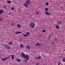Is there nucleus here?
Returning a JSON list of instances; mask_svg holds the SVG:
<instances>
[{
    "label": "nucleus",
    "instance_id": "dca6fc26",
    "mask_svg": "<svg viewBox=\"0 0 65 65\" xmlns=\"http://www.w3.org/2000/svg\"><path fill=\"white\" fill-rule=\"evenodd\" d=\"M7 2V3L10 4V3H11V1H8Z\"/></svg>",
    "mask_w": 65,
    "mask_h": 65
},
{
    "label": "nucleus",
    "instance_id": "f3484780",
    "mask_svg": "<svg viewBox=\"0 0 65 65\" xmlns=\"http://www.w3.org/2000/svg\"><path fill=\"white\" fill-rule=\"evenodd\" d=\"M16 60L18 62H21V60H20L18 58H17Z\"/></svg>",
    "mask_w": 65,
    "mask_h": 65
},
{
    "label": "nucleus",
    "instance_id": "a878e982",
    "mask_svg": "<svg viewBox=\"0 0 65 65\" xmlns=\"http://www.w3.org/2000/svg\"><path fill=\"white\" fill-rule=\"evenodd\" d=\"M63 62H65V58H63L62 59Z\"/></svg>",
    "mask_w": 65,
    "mask_h": 65
},
{
    "label": "nucleus",
    "instance_id": "20e7f679",
    "mask_svg": "<svg viewBox=\"0 0 65 65\" xmlns=\"http://www.w3.org/2000/svg\"><path fill=\"white\" fill-rule=\"evenodd\" d=\"M26 4H27V5H29L30 3V1L29 0L27 1L26 2Z\"/></svg>",
    "mask_w": 65,
    "mask_h": 65
},
{
    "label": "nucleus",
    "instance_id": "a19ab883",
    "mask_svg": "<svg viewBox=\"0 0 65 65\" xmlns=\"http://www.w3.org/2000/svg\"><path fill=\"white\" fill-rule=\"evenodd\" d=\"M61 63L60 62H59L58 63V65H60V63Z\"/></svg>",
    "mask_w": 65,
    "mask_h": 65
},
{
    "label": "nucleus",
    "instance_id": "5701e85b",
    "mask_svg": "<svg viewBox=\"0 0 65 65\" xmlns=\"http://www.w3.org/2000/svg\"><path fill=\"white\" fill-rule=\"evenodd\" d=\"M45 10L46 11H48V9L47 8H45Z\"/></svg>",
    "mask_w": 65,
    "mask_h": 65
},
{
    "label": "nucleus",
    "instance_id": "aec40b11",
    "mask_svg": "<svg viewBox=\"0 0 65 65\" xmlns=\"http://www.w3.org/2000/svg\"><path fill=\"white\" fill-rule=\"evenodd\" d=\"M23 35L24 36H25V37H28V36H27V35L25 34H23Z\"/></svg>",
    "mask_w": 65,
    "mask_h": 65
},
{
    "label": "nucleus",
    "instance_id": "37998d69",
    "mask_svg": "<svg viewBox=\"0 0 65 65\" xmlns=\"http://www.w3.org/2000/svg\"><path fill=\"white\" fill-rule=\"evenodd\" d=\"M39 36H40V37H41V36H42V35H41L40 34L39 35Z\"/></svg>",
    "mask_w": 65,
    "mask_h": 65
},
{
    "label": "nucleus",
    "instance_id": "6ab92c4d",
    "mask_svg": "<svg viewBox=\"0 0 65 65\" xmlns=\"http://www.w3.org/2000/svg\"><path fill=\"white\" fill-rule=\"evenodd\" d=\"M45 4L46 5V6H47V5H49V4L48 3V2H47Z\"/></svg>",
    "mask_w": 65,
    "mask_h": 65
},
{
    "label": "nucleus",
    "instance_id": "49530a36",
    "mask_svg": "<svg viewBox=\"0 0 65 65\" xmlns=\"http://www.w3.org/2000/svg\"><path fill=\"white\" fill-rule=\"evenodd\" d=\"M53 34V32L51 34V35H52Z\"/></svg>",
    "mask_w": 65,
    "mask_h": 65
},
{
    "label": "nucleus",
    "instance_id": "423d86ee",
    "mask_svg": "<svg viewBox=\"0 0 65 65\" xmlns=\"http://www.w3.org/2000/svg\"><path fill=\"white\" fill-rule=\"evenodd\" d=\"M4 12H3V10L2 9L0 10V14H2V13H3Z\"/></svg>",
    "mask_w": 65,
    "mask_h": 65
},
{
    "label": "nucleus",
    "instance_id": "c9c22d12",
    "mask_svg": "<svg viewBox=\"0 0 65 65\" xmlns=\"http://www.w3.org/2000/svg\"><path fill=\"white\" fill-rule=\"evenodd\" d=\"M35 59H38V57H36L35 58Z\"/></svg>",
    "mask_w": 65,
    "mask_h": 65
},
{
    "label": "nucleus",
    "instance_id": "ddd939ff",
    "mask_svg": "<svg viewBox=\"0 0 65 65\" xmlns=\"http://www.w3.org/2000/svg\"><path fill=\"white\" fill-rule=\"evenodd\" d=\"M20 46L21 48H23L24 47V45H23L22 44H20Z\"/></svg>",
    "mask_w": 65,
    "mask_h": 65
},
{
    "label": "nucleus",
    "instance_id": "a211bd4d",
    "mask_svg": "<svg viewBox=\"0 0 65 65\" xmlns=\"http://www.w3.org/2000/svg\"><path fill=\"white\" fill-rule=\"evenodd\" d=\"M24 5L26 7H28V5H27V4H26V3L24 4Z\"/></svg>",
    "mask_w": 65,
    "mask_h": 65
},
{
    "label": "nucleus",
    "instance_id": "2f4dec72",
    "mask_svg": "<svg viewBox=\"0 0 65 65\" xmlns=\"http://www.w3.org/2000/svg\"><path fill=\"white\" fill-rule=\"evenodd\" d=\"M2 18L1 17H0V21H2Z\"/></svg>",
    "mask_w": 65,
    "mask_h": 65
},
{
    "label": "nucleus",
    "instance_id": "c03bdc74",
    "mask_svg": "<svg viewBox=\"0 0 65 65\" xmlns=\"http://www.w3.org/2000/svg\"><path fill=\"white\" fill-rule=\"evenodd\" d=\"M51 35H50V36H49V38H51Z\"/></svg>",
    "mask_w": 65,
    "mask_h": 65
},
{
    "label": "nucleus",
    "instance_id": "f257e3e1",
    "mask_svg": "<svg viewBox=\"0 0 65 65\" xmlns=\"http://www.w3.org/2000/svg\"><path fill=\"white\" fill-rule=\"evenodd\" d=\"M35 23H34L32 22L30 24L29 27L30 28H32V29H34L35 28Z\"/></svg>",
    "mask_w": 65,
    "mask_h": 65
},
{
    "label": "nucleus",
    "instance_id": "cd10ccee",
    "mask_svg": "<svg viewBox=\"0 0 65 65\" xmlns=\"http://www.w3.org/2000/svg\"><path fill=\"white\" fill-rule=\"evenodd\" d=\"M11 9L12 10H14V7H12L11 8Z\"/></svg>",
    "mask_w": 65,
    "mask_h": 65
},
{
    "label": "nucleus",
    "instance_id": "412c9836",
    "mask_svg": "<svg viewBox=\"0 0 65 65\" xmlns=\"http://www.w3.org/2000/svg\"><path fill=\"white\" fill-rule=\"evenodd\" d=\"M58 25H61V24H62V23L61 21H59L58 23Z\"/></svg>",
    "mask_w": 65,
    "mask_h": 65
},
{
    "label": "nucleus",
    "instance_id": "b1692460",
    "mask_svg": "<svg viewBox=\"0 0 65 65\" xmlns=\"http://www.w3.org/2000/svg\"><path fill=\"white\" fill-rule=\"evenodd\" d=\"M17 27L18 28H20L21 27V25L19 24H18L17 25Z\"/></svg>",
    "mask_w": 65,
    "mask_h": 65
},
{
    "label": "nucleus",
    "instance_id": "f8f14e48",
    "mask_svg": "<svg viewBox=\"0 0 65 65\" xmlns=\"http://www.w3.org/2000/svg\"><path fill=\"white\" fill-rule=\"evenodd\" d=\"M11 57L10 55L9 56L7 57L6 58V59L7 60L8 59H10Z\"/></svg>",
    "mask_w": 65,
    "mask_h": 65
},
{
    "label": "nucleus",
    "instance_id": "a18cd8bd",
    "mask_svg": "<svg viewBox=\"0 0 65 65\" xmlns=\"http://www.w3.org/2000/svg\"><path fill=\"white\" fill-rule=\"evenodd\" d=\"M11 12L10 13H9V14L10 15L11 14Z\"/></svg>",
    "mask_w": 65,
    "mask_h": 65
},
{
    "label": "nucleus",
    "instance_id": "4be33fe9",
    "mask_svg": "<svg viewBox=\"0 0 65 65\" xmlns=\"http://www.w3.org/2000/svg\"><path fill=\"white\" fill-rule=\"evenodd\" d=\"M9 44L10 45H12V43L11 42H9Z\"/></svg>",
    "mask_w": 65,
    "mask_h": 65
},
{
    "label": "nucleus",
    "instance_id": "9b49d317",
    "mask_svg": "<svg viewBox=\"0 0 65 65\" xmlns=\"http://www.w3.org/2000/svg\"><path fill=\"white\" fill-rule=\"evenodd\" d=\"M56 28L57 29H59L60 28V26L59 25H57L56 26Z\"/></svg>",
    "mask_w": 65,
    "mask_h": 65
},
{
    "label": "nucleus",
    "instance_id": "393cba45",
    "mask_svg": "<svg viewBox=\"0 0 65 65\" xmlns=\"http://www.w3.org/2000/svg\"><path fill=\"white\" fill-rule=\"evenodd\" d=\"M26 34L27 35H30V33H29V32H27L26 33Z\"/></svg>",
    "mask_w": 65,
    "mask_h": 65
},
{
    "label": "nucleus",
    "instance_id": "1a4fd4ad",
    "mask_svg": "<svg viewBox=\"0 0 65 65\" xmlns=\"http://www.w3.org/2000/svg\"><path fill=\"white\" fill-rule=\"evenodd\" d=\"M39 45H41H41H42V44H39V42L37 44H36V46H39Z\"/></svg>",
    "mask_w": 65,
    "mask_h": 65
},
{
    "label": "nucleus",
    "instance_id": "7ed1b4c3",
    "mask_svg": "<svg viewBox=\"0 0 65 65\" xmlns=\"http://www.w3.org/2000/svg\"><path fill=\"white\" fill-rule=\"evenodd\" d=\"M45 14L46 15H47V14L48 15H51V13H49L47 11L46 12V11L45 12Z\"/></svg>",
    "mask_w": 65,
    "mask_h": 65
},
{
    "label": "nucleus",
    "instance_id": "6e6552de",
    "mask_svg": "<svg viewBox=\"0 0 65 65\" xmlns=\"http://www.w3.org/2000/svg\"><path fill=\"white\" fill-rule=\"evenodd\" d=\"M11 57H12L11 59L13 60V59H14V55H11Z\"/></svg>",
    "mask_w": 65,
    "mask_h": 65
},
{
    "label": "nucleus",
    "instance_id": "473e14b6",
    "mask_svg": "<svg viewBox=\"0 0 65 65\" xmlns=\"http://www.w3.org/2000/svg\"><path fill=\"white\" fill-rule=\"evenodd\" d=\"M45 31H46V30H42V31L43 32H45Z\"/></svg>",
    "mask_w": 65,
    "mask_h": 65
},
{
    "label": "nucleus",
    "instance_id": "09e8293b",
    "mask_svg": "<svg viewBox=\"0 0 65 65\" xmlns=\"http://www.w3.org/2000/svg\"><path fill=\"white\" fill-rule=\"evenodd\" d=\"M60 52H61V51H60Z\"/></svg>",
    "mask_w": 65,
    "mask_h": 65
},
{
    "label": "nucleus",
    "instance_id": "8fccbe9b",
    "mask_svg": "<svg viewBox=\"0 0 65 65\" xmlns=\"http://www.w3.org/2000/svg\"><path fill=\"white\" fill-rule=\"evenodd\" d=\"M0 58H1V57H0Z\"/></svg>",
    "mask_w": 65,
    "mask_h": 65
},
{
    "label": "nucleus",
    "instance_id": "79ce46f5",
    "mask_svg": "<svg viewBox=\"0 0 65 65\" xmlns=\"http://www.w3.org/2000/svg\"><path fill=\"white\" fill-rule=\"evenodd\" d=\"M52 43V44H55V43H54V42H53Z\"/></svg>",
    "mask_w": 65,
    "mask_h": 65
},
{
    "label": "nucleus",
    "instance_id": "4c0bfd02",
    "mask_svg": "<svg viewBox=\"0 0 65 65\" xmlns=\"http://www.w3.org/2000/svg\"><path fill=\"white\" fill-rule=\"evenodd\" d=\"M36 65H39V63H37L36 64Z\"/></svg>",
    "mask_w": 65,
    "mask_h": 65
},
{
    "label": "nucleus",
    "instance_id": "39448f33",
    "mask_svg": "<svg viewBox=\"0 0 65 65\" xmlns=\"http://www.w3.org/2000/svg\"><path fill=\"white\" fill-rule=\"evenodd\" d=\"M1 45L3 46V47H6V46H7V44H2V43L1 44Z\"/></svg>",
    "mask_w": 65,
    "mask_h": 65
},
{
    "label": "nucleus",
    "instance_id": "2eb2a0df",
    "mask_svg": "<svg viewBox=\"0 0 65 65\" xmlns=\"http://www.w3.org/2000/svg\"><path fill=\"white\" fill-rule=\"evenodd\" d=\"M2 60L3 61H5V60H6V58H3L2 59Z\"/></svg>",
    "mask_w": 65,
    "mask_h": 65
},
{
    "label": "nucleus",
    "instance_id": "f704fd0d",
    "mask_svg": "<svg viewBox=\"0 0 65 65\" xmlns=\"http://www.w3.org/2000/svg\"><path fill=\"white\" fill-rule=\"evenodd\" d=\"M20 41H22V40H23V39H21V38H20Z\"/></svg>",
    "mask_w": 65,
    "mask_h": 65
},
{
    "label": "nucleus",
    "instance_id": "c756f323",
    "mask_svg": "<svg viewBox=\"0 0 65 65\" xmlns=\"http://www.w3.org/2000/svg\"><path fill=\"white\" fill-rule=\"evenodd\" d=\"M4 8L5 9V8H6V6L5 5L4 6Z\"/></svg>",
    "mask_w": 65,
    "mask_h": 65
},
{
    "label": "nucleus",
    "instance_id": "c85d7f7f",
    "mask_svg": "<svg viewBox=\"0 0 65 65\" xmlns=\"http://www.w3.org/2000/svg\"><path fill=\"white\" fill-rule=\"evenodd\" d=\"M38 58L39 59H41V57L40 56H39V57H38Z\"/></svg>",
    "mask_w": 65,
    "mask_h": 65
},
{
    "label": "nucleus",
    "instance_id": "0eeeda50",
    "mask_svg": "<svg viewBox=\"0 0 65 65\" xmlns=\"http://www.w3.org/2000/svg\"><path fill=\"white\" fill-rule=\"evenodd\" d=\"M25 54L23 53V52H22L20 55V57H23L24 56H25Z\"/></svg>",
    "mask_w": 65,
    "mask_h": 65
},
{
    "label": "nucleus",
    "instance_id": "bb28decb",
    "mask_svg": "<svg viewBox=\"0 0 65 65\" xmlns=\"http://www.w3.org/2000/svg\"><path fill=\"white\" fill-rule=\"evenodd\" d=\"M15 34H19V31H17L16 32H15Z\"/></svg>",
    "mask_w": 65,
    "mask_h": 65
},
{
    "label": "nucleus",
    "instance_id": "de8ad7c7",
    "mask_svg": "<svg viewBox=\"0 0 65 65\" xmlns=\"http://www.w3.org/2000/svg\"><path fill=\"white\" fill-rule=\"evenodd\" d=\"M40 44H42V43H40Z\"/></svg>",
    "mask_w": 65,
    "mask_h": 65
},
{
    "label": "nucleus",
    "instance_id": "f03ea898",
    "mask_svg": "<svg viewBox=\"0 0 65 65\" xmlns=\"http://www.w3.org/2000/svg\"><path fill=\"white\" fill-rule=\"evenodd\" d=\"M23 58V59H26L27 60H29V56H27V55H25L23 56L22 57Z\"/></svg>",
    "mask_w": 65,
    "mask_h": 65
},
{
    "label": "nucleus",
    "instance_id": "e433bc0d",
    "mask_svg": "<svg viewBox=\"0 0 65 65\" xmlns=\"http://www.w3.org/2000/svg\"><path fill=\"white\" fill-rule=\"evenodd\" d=\"M11 25H12V26H13V25H14V23H12L11 24Z\"/></svg>",
    "mask_w": 65,
    "mask_h": 65
},
{
    "label": "nucleus",
    "instance_id": "72a5a7b5",
    "mask_svg": "<svg viewBox=\"0 0 65 65\" xmlns=\"http://www.w3.org/2000/svg\"><path fill=\"white\" fill-rule=\"evenodd\" d=\"M27 60H25V61L24 62V63H27Z\"/></svg>",
    "mask_w": 65,
    "mask_h": 65
},
{
    "label": "nucleus",
    "instance_id": "4468645a",
    "mask_svg": "<svg viewBox=\"0 0 65 65\" xmlns=\"http://www.w3.org/2000/svg\"><path fill=\"white\" fill-rule=\"evenodd\" d=\"M27 47L28 49V50H30V46L29 45H27Z\"/></svg>",
    "mask_w": 65,
    "mask_h": 65
},
{
    "label": "nucleus",
    "instance_id": "7c9ffc66",
    "mask_svg": "<svg viewBox=\"0 0 65 65\" xmlns=\"http://www.w3.org/2000/svg\"><path fill=\"white\" fill-rule=\"evenodd\" d=\"M36 13L37 14H39V12H38V11H37L36 12Z\"/></svg>",
    "mask_w": 65,
    "mask_h": 65
},
{
    "label": "nucleus",
    "instance_id": "ea45409f",
    "mask_svg": "<svg viewBox=\"0 0 65 65\" xmlns=\"http://www.w3.org/2000/svg\"><path fill=\"white\" fill-rule=\"evenodd\" d=\"M55 41H57V39H54Z\"/></svg>",
    "mask_w": 65,
    "mask_h": 65
},
{
    "label": "nucleus",
    "instance_id": "9d476101",
    "mask_svg": "<svg viewBox=\"0 0 65 65\" xmlns=\"http://www.w3.org/2000/svg\"><path fill=\"white\" fill-rule=\"evenodd\" d=\"M6 48L7 49H10V48H11V47H10L9 46H7V45L6 47Z\"/></svg>",
    "mask_w": 65,
    "mask_h": 65
},
{
    "label": "nucleus",
    "instance_id": "58836bf2",
    "mask_svg": "<svg viewBox=\"0 0 65 65\" xmlns=\"http://www.w3.org/2000/svg\"><path fill=\"white\" fill-rule=\"evenodd\" d=\"M22 33V32H21V31H19V33Z\"/></svg>",
    "mask_w": 65,
    "mask_h": 65
}]
</instances>
